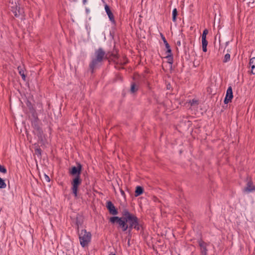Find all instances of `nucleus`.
<instances>
[{"label": "nucleus", "instance_id": "nucleus-1", "mask_svg": "<svg viewBox=\"0 0 255 255\" xmlns=\"http://www.w3.org/2000/svg\"><path fill=\"white\" fill-rule=\"evenodd\" d=\"M107 59H108V56L102 48L100 47L96 49L89 64V68L92 73L94 72L95 70L101 66L104 60Z\"/></svg>", "mask_w": 255, "mask_h": 255}, {"label": "nucleus", "instance_id": "nucleus-2", "mask_svg": "<svg viewBox=\"0 0 255 255\" xmlns=\"http://www.w3.org/2000/svg\"><path fill=\"white\" fill-rule=\"evenodd\" d=\"M122 215L126 216L127 224H128V232L129 233L131 232L132 229H135L137 231L140 230L141 226L139 224L138 219L136 216L129 213L127 209L123 211Z\"/></svg>", "mask_w": 255, "mask_h": 255}, {"label": "nucleus", "instance_id": "nucleus-3", "mask_svg": "<svg viewBox=\"0 0 255 255\" xmlns=\"http://www.w3.org/2000/svg\"><path fill=\"white\" fill-rule=\"evenodd\" d=\"M78 233L81 246L83 248L87 247L91 241V233L85 229H82Z\"/></svg>", "mask_w": 255, "mask_h": 255}, {"label": "nucleus", "instance_id": "nucleus-4", "mask_svg": "<svg viewBox=\"0 0 255 255\" xmlns=\"http://www.w3.org/2000/svg\"><path fill=\"white\" fill-rule=\"evenodd\" d=\"M110 221L112 224L117 223L118 225V228L121 229L123 232L128 230V224L126 216L123 215L122 217H112L110 218Z\"/></svg>", "mask_w": 255, "mask_h": 255}, {"label": "nucleus", "instance_id": "nucleus-5", "mask_svg": "<svg viewBox=\"0 0 255 255\" xmlns=\"http://www.w3.org/2000/svg\"><path fill=\"white\" fill-rule=\"evenodd\" d=\"M33 132L37 136L41 146H43L45 147H47L48 142L45 134L43 133L42 128H34Z\"/></svg>", "mask_w": 255, "mask_h": 255}, {"label": "nucleus", "instance_id": "nucleus-6", "mask_svg": "<svg viewBox=\"0 0 255 255\" xmlns=\"http://www.w3.org/2000/svg\"><path fill=\"white\" fill-rule=\"evenodd\" d=\"M110 56L112 60L116 63L115 67L118 69H123V65L126 64L128 62L126 58L124 59L123 61L118 60L119 56L116 54L112 53Z\"/></svg>", "mask_w": 255, "mask_h": 255}, {"label": "nucleus", "instance_id": "nucleus-7", "mask_svg": "<svg viewBox=\"0 0 255 255\" xmlns=\"http://www.w3.org/2000/svg\"><path fill=\"white\" fill-rule=\"evenodd\" d=\"M81 183L82 179L80 178V177H79V176H75L71 182L72 186V191L75 197L77 196L78 187L81 184Z\"/></svg>", "mask_w": 255, "mask_h": 255}, {"label": "nucleus", "instance_id": "nucleus-8", "mask_svg": "<svg viewBox=\"0 0 255 255\" xmlns=\"http://www.w3.org/2000/svg\"><path fill=\"white\" fill-rule=\"evenodd\" d=\"M82 168V165L80 163H77V166L72 167L69 171L70 174L72 175H75L76 176H79V177H80Z\"/></svg>", "mask_w": 255, "mask_h": 255}, {"label": "nucleus", "instance_id": "nucleus-9", "mask_svg": "<svg viewBox=\"0 0 255 255\" xmlns=\"http://www.w3.org/2000/svg\"><path fill=\"white\" fill-rule=\"evenodd\" d=\"M199 245L200 247L202 255H207L208 251L212 248L210 245L207 244L201 241L199 242Z\"/></svg>", "mask_w": 255, "mask_h": 255}, {"label": "nucleus", "instance_id": "nucleus-10", "mask_svg": "<svg viewBox=\"0 0 255 255\" xmlns=\"http://www.w3.org/2000/svg\"><path fill=\"white\" fill-rule=\"evenodd\" d=\"M106 207L111 214L117 215L118 214V210L111 201H109L107 202Z\"/></svg>", "mask_w": 255, "mask_h": 255}, {"label": "nucleus", "instance_id": "nucleus-11", "mask_svg": "<svg viewBox=\"0 0 255 255\" xmlns=\"http://www.w3.org/2000/svg\"><path fill=\"white\" fill-rule=\"evenodd\" d=\"M233 95L232 88L230 86V87H228V88L227 90L226 97L224 99L225 104H228L229 102H231L232 101V99H233Z\"/></svg>", "mask_w": 255, "mask_h": 255}, {"label": "nucleus", "instance_id": "nucleus-12", "mask_svg": "<svg viewBox=\"0 0 255 255\" xmlns=\"http://www.w3.org/2000/svg\"><path fill=\"white\" fill-rule=\"evenodd\" d=\"M31 124L32 126L34 128H39L40 127V121L35 113L32 114Z\"/></svg>", "mask_w": 255, "mask_h": 255}, {"label": "nucleus", "instance_id": "nucleus-13", "mask_svg": "<svg viewBox=\"0 0 255 255\" xmlns=\"http://www.w3.org/2000/svg\"><path fill=\"white\" fill-rule=\"evenodd\" d=\"M105 10L107 12V14H108V15L109 16L110 20L113 23H115V20L114 19V15H113V13L112 12L109 6L107 4H106L105 6Z\"/></svg>", "mask_w": 255, "mask_h": 255}, {"label": "nucleus", "instance_id": "nucleus-14", "mask_svg": "<svg viewBox=\"0 0 255 255\" xmlns=\"http://www.w3.org/2000/svg\"><path fill=\"white\" fill-rule=\"evenodd\" d=\"M255 190V186L253 185L252 181H249L247 186L244 188V191L246 193H250Z\"/></svg>", "mask_w": 255, "mask_h": 255}, {"label": "nucleus", "instance_id": "nucleus-15", "mask_svg": "<svg viewBox=\"0 0 255 255\" xmlns=\"http://www.w3.org/2000/svg\"><path fill=\"white\" fill-rule=\"evenodd\" d=\"M249 64L251 67V73L255 75V57L250 59Z\"/></svg>", "mask_w": 255, "mask_h": 255}, {"label": "nucleus", "instance_id": "nucleus-16", "mask_svg": "<svg viewBox=\"0 0 255 255\" xmlns=\"http://www.w3.org/2000/svg\"><path fill=\"white\" fill-rule=\"evenodd\" d=\"M17 69L18 71V73L21 76L22 79L24 81H25V78H26V76L24 74V68L23 67H22V66H19L17 67Z\"/></svg>", "mask_w": 255, "mask_h": 255}, {"label": "nucleus", "instance_id": "nucleus-17", "mask_svg": "<svg viewBox=\"0 0 255 255\" xmlns=\"http://www.w3.org/2000/svg\"><path fill=\"white\" fill-rule=\"evenodd\" d=\"M143 192V189L141 186H137L135 191V196L137 197L142 194Z\"/></svg>", "mask_w": 255, "mask_h": 255}, {"label": "nucleus", "instance_id": "nucleus-18", "mask_svg": "<svg viewBox=\"0 0 255 255\" xmlns=\"http://www.w3.org/2000/svg\"><path fill=\"white\" fill-rule=\"evenodd\" d=\"M76 225L77 226V231L79 232V227L80 226L82 225V222L80 221L79 217H77L76 218V222H75Z\"/></svg>", "mask_w": 255, "mask_h": 255}, {"label": "nucleus", "instance_id": "nucleus-19", "mask_svg": "<svg viewBox=\"0 0 255 255\" xmlns=\"http://www.w3.org/2000/svg\"><path fill=\"white\" fill-rule=\"evenodd\" d=\"M26 105H27V107L28 108L29 111L32 114L35 113V111L34 110L33 106H32V104L29 101H27V102L26 103Z\"/></svg>", "mask_w": 255, "mask_h": 255}, {"label": "nucleus", "instance_id": "nucleus-20", "mask_svg": "<svg viewBox=\"0 0 255 255\" xmlns=\"http://www.w3.org/2000/svg\"><path fill=\"white\" fill-rule=\"evenodd\" d=\"M138 87L135 83H132L131 85L130 91L131 93H134L137 91Z\"/></svg>", "mask_w": 255, "mask_h": 255}, {"label": "nucleus", "instance_id": "nucleus-21", "mask_svg": "<svg viewBox=\"0 0 255 255\" xmlns=\"http://www.w3.org/2000/svg\"><path fill=\"white\" fill-rule=\"evenodd\" d=\"M177 15V10L176 8L173 9L172 11V20L175 22L176 20V16Z\"/></svg>", "mask_w": 255, "mask_h": 255}, {"label": "nucleus", "instance_id": "nucleus-22", "mask_svg": "<svg viewBox=\"0 0 255 255\" xmlns=\"http://www.w3.org/2000/svg\"><path fill=\"white\" fill-rule=\"evenodd\" d=\"M166 58L168 59V62L170 64H172V63H173V57H172L171 53L167 54L166 56Z\"/></svg>", "mask_w": 255, "mask_h": 255}, {"label": "nucleus", "instance_id": "nucleus-23", "mask_svg": "<svg viewBox=\"0 0 255 255\" xmlns=\"http://www.w3.org/2000/svg\"><path fill=\"white\" fill-rule=\"evenodd\" d=\"M6 186V184L5 183L4 180L0 177V188H5Z\"/></svg>", "mask_w": 255, "mask_h": 255}, {"label": "nucleus", "instance_id": "nucleus-24", "mask_svg": "<svg viewBox=\"0 0 255 255\" xmlns=\"http://www.w3.org/2000/svg\"><path fill=\"white\" fill-rule=\"evenodd\" d=\"M230 60V54L229 53L226 54L224 58L223 62L226 63Z\"/></svg>", "mask_w": 255, "mask_h": 255}, {"label": "nucleus", "instance_id": "nucleus-25", "mask_svg": "<svg viewBox=\"0 0 255 255\" xmlns=\"http://www.w3.org/2000/svg\"><path fill=\"white\" fill-rule=\"evenodd\" d=\"M188 119V118H184V119L183 120V122L185 124V126L189 127L191 125V123Z\"/></svg>", "mask_w": 255, "mask_h": 255}, {"label": "nucleus", "instance_id": "nucleus-26", "mask_svg": "<svg viewBox=\"0 0 255 255\" xmlns=\"http://www.w3.org/2000/svg\"><path fill=\"white\" fill-rule=\"evenodd\" d=\"M35 153L38 155L39 156H41V149L39 147H36L35 149Z\"/></svg>", "mask_w": 255, "mask_h": 255}, {"label": "nucleus", "instance_id": "nucleus-27", "mask_svg": "<svg viewBox=\"0 0 255 255\" xmlns=\"http://www.w3.org/2000/svg\"><path fill=\"white\" fill-rule=\"evenodd\" d=\"M165 45L167 49L166 54L171 53V50L170 49L169 44L168 43H167L165 44Z\"/></svg>", "mask_w": 255, "mask_h": 255}, {"label": "nucleus", "instance_id": "nucleus-28", "mask_svg": "<svg viewBox=\"0 0 255 255\" xmlns=\"http://www.w3.org/2000/svg\"><path fill=\"white\" fill-rule=\"evenodd\" d=\"M0 172L3 173H6L7 172L6 169L4 166L0 164Z\"/></svg>", "mask_w": 255, "mask_h": 255}, {"label": "nucleus", "instance_id": "nucleus-29", "mask_svg": "<svg viewBox=\"0 0 255 255\" xmlns=\"http://www.w3.org/2000/svg\"><path fill=\"white\" fill-rule=\"evenodd\" d=\"M208 31L207 29H205L204 31H203V34H202V39H206V35L207 34H208Z\"/></svg>", "mask_w": 255, "mask_h": 255}, {"label": "nucleus", "instance_id": "nucleus-30", "mask_svg": "<svg viewBox=\"0 0 255 255\" xmlns=\"http://www.w3.org/2000/svg\"><path fill=\"white\" fill-rule=\"evenodd\" d=\"M202 46H207L208 41H207L206 39H202Z\"/></svg>", "mask_w": 255, "mask_h": 255}, {"label": "nucleus", "instance_id": "nucleus-31", "mask_svg": "<svg viewBox=\"0 0 255 255\" xmlns=\"http://www.w3.org/2000/svg\"><path fill=\"white\" fill-rule=\"evenodd\" d=\"M160 35H161V36L162 39V40H163V41L164 43V44H166V43H168V42H167V40H166V39H165V37L163 36V35L162 33H161V34H160Z\"/></svg>", "mask_w": 255, "mask_h": 255}, {"label": "nucleus", "instance_id": "nucleus-32", "mask_svg": "<svg viewBox=\"0 0 255 255\" xmlns=\"http://www.w3.org/2000/svg\"><path fill=\"white\" fill-rule=\"evenodd\" d=\"M12 12L14 13V15L15 16L18 17L19 16V11H18V12H17L15 10V11H13Z\"/></svg>", "mask_w": 255, "mask_h": 255}, {"label": "nucleus", "instance_id": "nucleus-33", "mask_svg": "<svg viewBox=\"0 0 255 255\" xmlns=\"http://www.w3.org/2000/svg\"><path fill=\"white\" fill-rule=\"evenodd\" d=\"M198 101L197 100H194V99H192V107L195 104H197Z\"/></svg>", "mask_w": 255, "mask_h": 255}, {"label": "nucleus", "instance_id": "nucleus-34", "mask_svg": "<svg viewBox=\"0 0 255 255\" xmlns=\"http://www.w3.org/2000/svg\"><path fill=\"white\" fill-rule=\"evenodd\" d=\"M207 46H202V49L204 52L207 51Z\"/></svg>", "mask_w": 255, "mask_h": 255}, {"label": "nucleus", "instance_id": "nucleus-35", "mask_svg": "<svg viewBox=\"0 0 255 255\" xmlns=\"http://www.w3.org/2000/svg\"><path fill=\"white\" fill-rule=\"evenodd\" d=\"M45 176L46 180L47 181L49 182L50 181V178L49 177V176L46 175H45Z\"/></svg>", "mask_w": 255, "mask_h": 255}, {"label": "nucleus", "instance_id": "nucleus-36", "mask_svg": "<svg viewBox=\"0 0 255 255\" xmlns=\"http://www.w3.org/2000/svg\"><path fill=\"white\" fill-rule=\"evenodd\" d=\"M170 88H171V86L169 84L167 85V89L169 90L170 89Z\"/></svg>", "mask_w": 255, "mask_h": 255}, {"label": "nucleus", "instance_id": "nucleus-37", "mask_svg": "<svg viewBox=\"0 0 255 255\" xmlns=\"http://www.w3.org/2000/svg\"><path fill=\"white\" fill-rule=\"evenodd\" d=\"M83 2L84 4H86V3L87 2V0H83Z\"/></svg>", "mask_w": 255, "mask_h": 255}, {"label": "nucleus", "instance_id": "nucleus-38", "mask_svg": "<svg viewBox=\"0 0 255 255\" xmlns=\"http://www.w3.org/2000/svg\"><path fill=\"white\" fill-rule=\"evenodd\" d=\"M177 44L178 45H180V41H177Z\"/></svg>", "mask_w": 255, "mask_h": 255}, {"label": "nucleus", "instance_id": "nucleus-39", "mask_svg": "<svg viewBox=\"0 0 255 255\" xmlns=\"http://www.w3.org/2000/svg\"><path fill=\"white\" fill-rule=\"evenodd\" d=\"M121 193H122V195L125 194V193H124V192L123 190H121Z\"/></svg>", "mask_w": 255, "mask_h": 255}, {"label": "nucleus", "instance_id": "nucleus-40", "mask_svg": "<svg viewBox=\"0 0 255 255\" xmlns=\"http://www.w3.org/2000/svg\"><path fill=\"white\" fill-rule=\"evenodd\" d=\"M25 131L27 132V128H25Z\"/></svg>", "mask_w": 255, "mask_h": 255}, {"label": "nucleus", "instance_id": "nucleus-41", "mask_svg": "<svg viewBox=\"0 0 255 255\" xmlns=\"http://www.w3.org/2000/svg\"><path fill=\"white\" fill-rule=\"evenodd\" d=\"M110 255H116V254H111Z\"/></svg>", "mask_w": 255, "mask_h": 255}]
</instances>
